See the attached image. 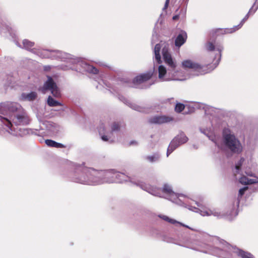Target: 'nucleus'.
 <instances>
[{
  "label": "nucleus",
  "mask_w": 258,
  "mask_h": 258,
  "mask_svg": "<svg viewBox=\"0 0 258 258\" xmlns=\"http://www.w3.org/2000/svg\"><path fill=\"white\" fill-rule=\"evenodd\" d=\"M223 139L226 147L232 153L239 154L241 152L242 145L234 135L228 133L225 130L223 133Z\"/></svg>",
  "instance_id": "1"
},
{
  "label": "nucleus",
  "mask_w": 258,
  "mask_h": 258,
  "mask_svg": "<svg viewBox=\"0 0 258 258\" xmlns=\"http://www.w3.org/2000/svg\"><path fill=\"white\" fill-rule=\"evenodd\" d=\"M208 65H201V64L192 60H184L182 62V67L185 70H191L197 72V75H204L208 73Z\"/></svg>",
  "instance_id": "2"
},
{
  "label": "nucleus",
  "mask_w": 258,
  "mask_h": 258,
  "mask_svg": "<svg viewBox=\"0 0 258 258\" xmlns=\"http://www.w3.org/2000/svg\"><path fill=\"white\" fill-rule=\"evenodd\" d=\"M252 8L249 10L248 13L246 14V15L244 17V18L242 19L240 23L237 25L234 26L233 28H226V29H217L215 30V34L219 35V34H228V33H232L238 30L239 29H240L243 24L244 23V22L248 19L249 17V15L250 13L251 12Z\"/></svg>",
  "instance_id": "3"
},
{
  "label": "nucleus",
  "mask_w": 258,
  "mask_h": 258,
  "mask_svg": "<svg viewBox=\"0 0 258 258\" xmlns=\"http://www.w3.org/2000/svg\"><path fill=\"white\" fill-rule=\"evenodd\" d=\"M173 120V118L171 116L166 115H157L150 118L148 121L150 123L162 124L170 122Z\"/></svg>",
  "instance_id": "4"
},
{
  "label": "nucleus",
  "mask_w": 258,
  "mask_h": 258,
  "mask_svg": "<svg viewBox=\"0 0 258 258\" xmlns=\"http://www.w3.org/2000/svg\"><path fill=\"white\" fill-rule=\"evenodd\" d=\"M153 75V73L152 72L141 74L134 79L133 83L135 85L141 84L149 80L152 77Z\"/></svg>",
  "instance_id": "5"
},
{
  "label": "nucleus",
  "mask_w": 258,
  "mask_h": 258,
  "mask_svg": "<svg viewBox=\"0 0 258 258\" xmlns=\"http://www.w3.org/2000/svg\"><path fill=\"white\" fill-rule=\"evenodd\" d=\"M163 57L165 62L172 69H175L176 64L173 61L172 56L169 52L168 49L164 47L162 49Z\"/></svg>",
  "instance_id": "6"
},
{
  "label": "nucleus",
  "mask_w": 258,
  "mask_h": 258,
  "mask_svg": "<svg viewBox=\"0 0 258 258\" xmlns=\"http://www.w3.org/2000/svg\"><path fill=\"white\" fill-rule=\"evenodd\" d=\"M141 188H142L145 190H146L148 192L151 194L155 196L161 197L160 195V189L159 188H157L156 187H154L149 185H143L142 184L141 185Z\"/></svg>",
  "instance_id": "7"
},
{
  "label": "nucleus",
  "mask_w": 258,
  "mask_h": 258,
  "mask_svg": "<svg viewBox=\"0 0 258 258\" xmlns=\"http://www.w3.org/2000/svg\"><path fill=\"white\" fill-rule=\"evenodd\" d=\"M56 86L52 78L49 77L47 81L44 83L41 90L43 93H45L47 90H50Z\"/></svg>",
  "instance_id": "8"
},
{
  "label": "nucleus",
  "mask_w": 258,
  "mask_h": 258,
  "mask_svg": "<svg viewBox=\"0 0 258 258\" xmlns=\"http://www.w3.org/2000/svg\"><path fill=\"white\" fill-rule=\"evenodd\" d=\"M187 39V34L185 32H182L178 34L175 40V45L177 47H180L183 45Z\"/></svg>",
  "instance_id": "9"
},
{
  "label": "nucleus",
  "mask_w": 258,
  "mask_h": 258,
  "mask_svg": "<svg viewBox=\"0 0 258 258\" xmlns=\"http://www.w3.org/2000/svg\"><path fill=\"white\" fill-rule=\"evenodd\" d=\"M16 117L17 119V121H14L16 125H19L28 123V118L24 114H17Z\"/></svg>",
  "instance_id": "10"
},
{
  "label": "nucleus",
  "mask_w": 258,
  "mask_h": 258,
  "mask_svg": "<svg viewBox=\"0 0 258 258\" xmlns=\"http://www.w3.org/2000/svg\"><path fill=\"white\" fill-rule=\"evenodd\" d=\"M45 144L49 147H55L56 148H64L66 147L64 145L61 143H57L54 141L51 140H46L45 141Z\"/></svg>",
  "instance_id": "11"
},
{
  "label": "nucleus",
  "mask_w": 258,
  "mask_h": 258,
  "mask_svg": "<svg viewBox=\"0 0 258 258\" xmlns=\"http://www.w3.org/2000/svg\"><path fill=\"white\" fill-rule=\"evenodd\" d=\"M223 50V47L219 45L217 47L216 51H217L218 52L216 54L214 58L213 59V62L215 61V60L217 59L216 60V62H214V67H216V66L219 63L221 57V52Z\"/></svg>",
  "instance_id": "12"
},
{
  "label": "nucleus",
  "mask_w": 258,
  "mask_h": 258,
  "mask_svg": "<svg viewBox=\"0 0 258 258\" xmlns=\"http://www.w3.org/2000/svg\"><path fill=\"white\" fill-rule=\"evenodd\" d=\"M161 46L160 43L156 44L154 48V54L155 59L158 63H161V55H160V50Z\"/></svg>",
  "instance_id": "13"
},
{
  "label": "nucleus",
  "mask_w": 258,
  "mask_h": 258,
  "mask_svg": "<svg viewBox=\"0 0 258 258\" xmlns=\"http://www.w3.org/2000/svg\"><path fill=\"white\" fill-rule=\"evenodd\" d=\"M162 191L169 196L175 195V196H176L175 193L172 190L170 186L167 184L164 185L162 189Z\"/></svg>",
  "instance_id": "14"
},
{
  "label": "nucleus",
  "mask_w": 258,
  "mask_h": 258,
  "mask_svg": "<svg viewBox=\"0 0 258 258\" xmlns=\"http://www.w3.org/2000/svg\"><path fill=\"white\" fill-rule=\"evenodd\" d=\"M47 104L51 107L62 106V104L57 101L55 100L50 96H49L47 98Z\"/></svg>",
  "instance_id": "15"
},
{
  "label": "nucleus",
  "mask_w": 258,
  "mask_h": 258,
  "mask_svg": "<svg viewBox=\"0 0 258 258\" xmlns=\"http://www.w3.org/2000/svg\"><path fill=\"white\" fill-rule=\"evenodd\" d=\"M239 182L242 184L247 185L250 184L254 183L255 182L253 180V179H249L246 176H242L239 179Z\"/></svg>",
  "instance_id": "16"
},
{
  "label": "nucleus",
  "mask_w": 258,
  "mask_h": 258,
  "mask_svg": "<svg viewBox=\"0 0 258 258\" xmlns=\"http://www.w3.org/2000/svg\"><path fill=\"white\" fill-rule=\"evenodd\" d=\"M175 138L177 139V140L180 144L186 143L188 140L187 137L184 134H180L178 135Z\"/></svg>",
  "instance_id": "17"
},
{
  "label": "nucleus",
  "mask_w": 258,
  "mask_h": 258,
  "mask_svg": "<svg viewBox=\"0 0 258 258\" xmlns=\"http://www.w3.org/2000/svg\"><path fill=\"white\" fill-rule=\"evenodd\" d=\"M238 255L241 258H254L253 256L250 253L240 250L238 251Z\"/></svg>",
  "instance_id": "18"
},
{
  "label": "nucleus",
  "mask_w": 258,
  "mask_h": 258,
  "mask_svg": "<svg viewBox=\"0 0 258 258\" xmlns=\"http://www.w3.org/2000/svg\"><path fill=\"white\" fill-rule=\"evenodd\" d=\"M158 72H159V78L160 79L163 78L165 74H166V69L163 66H160L158 68Z\"/></svg>",
  "instance_id": "19"
},
{
  "label": "nucleus",
  "mask_w": 258,
  "mask_h": 258,
  "mask_svg": "<svg viewBox=\"0 0 258 258\" xmlns=\"http://www.w3.org/2000/svg\"><path fill=\"white\" fill-rule=\"evenodd\" d=\"M52 95L56 98H59L61 96L60 92L57 86L50 90Z\"/></svg>",
  "instance_id": "20"
},
{
  "label": "nucleus",
  "mask_w": 258,
  "mask_h": 258,
  "mask_svg": "<svg viewBox=\"0 0 258 258\" xmlns=\"http://www.w3.org/2000/svg\"><path fill=\"white\" fill-rule=\"evenodd\" d=\"M23 44L25 48L29 49L34 46V43L28 40L25 39L23 41Z\"/></svg>",
  "instance_id": "21"
},
{
  "label": "nucleus",
  "mask_w": 258,
  "mask_h": 258,
  "mask_svg": "<svg viewBox=\"0 0 258 258\" xmlns=\"http://www.w3.org/2000/svg\"><path fill=\"white\" fill-rule=\"evenodd\" d=\"M86 70L88 72L93 74H97L99 72V71L97 69L91 65H87L86 67Z\"/></svg>",
  "instance_id": "22"
},
{
  "label": "nucleus",
  "mask_w": 258,
  "mask_h": 258,
  "mask_svg": "<svg viewBox=\"0 0 258 258\" xmlns=\"http://www.w3.org/2000/svg\"><path fill=\"white\" fill-rule=\"evenodd\" d=\"M159 217L161 218L162 219L164 220L165 221L168 222L170 223L171 224H175V223H179L178 222L176 221V220L170 219L168 216L166 215H159Z\"/></svg>",
  "instance_id": "23"
},
{
  "label": "nucleus",
  "mask_w": 258,
  "mask_h": 258,
  "mask_svg": "<svg viewBox=\"0 0 258 258\" xmlns=\"http://www.w3.org/2000/svg\"><path fill=\"white\" fill-rule=\"evenodd\" d=\"M1 118H2V121L3 122V123L6 126H7L9 129L12 130V127L13 126V124H12L11 121L9 119H7L5 117H1Z\"/></svg>",
  "instance_id": "24"
},
{
  "label": "nucleus",
  "mask_w": 258,
  "mask_h": 258,
  "mask_svg": "<svg viewBox=\"0 0 258 258\" xmlns=\"http://www.w3.org/2000/svg\"><path fill=\"white\" fill-rule=\"evenodd\" d=\"M37 94L35 92H31V93L26 95L25 98L29 101H32L36 99Z\"/></svg>",
  "instance_id": "25"
},
{
  "label": "nucleus",
  "mask_w": 258,
  "mask_h": 258,
  "mask_svg": "<svg viewBox=\"0 0 258 258\" xmlns=\"http://www.w3.org/2000/svg\"><path fill=\"white\" fill-rule=\"evenodd\" d=\"M184 108L185 106L183 104L178 103L176 104L175 107V111L176 112L180 113L184 110Z\"/></svg>",
  "instance_id": "26"
},
{
  "label": "nucleus",
  "mask_w": 258,
  "mask_h": 258,
  "mask_svg": "<svg viewBox=\"0 0 258 258\" xmlns=\"http://www.w3.org/2000/svg\"><path fill=\"white\" fill-rule=\"evenodd\" d=\"M206 47L207 50L210 51H214L215 49V46L214 44L210 41L206 43Z\"/></svg>",
  "instance_id": "27"
},
{
  "label": "nucleus",
  "mask_w": 258,
  "mask_h": 258,
  "mask_svg": "<svg viewBox=\"0 0 258 258\" xmlns=\"http://www.w3.org/2000/svg\"><path fill=\"white\" fill-rule=\"evenodd\" d=\"M159 158V156L157 154L154 155L153 156H149L147 157V159L151 162H153L157 161Z\"/></svg>",
  "instance_id": "28"
},
{
  "label": "nucleus",
  "mask_w": 258,
  "mask_h": 258,
  "mask_svg": "<svg viewBox=\"0 0 258 258\" xmlns=\"http://www.w3.org/2000/svg\"><path fill=\"white\" fill-rule=\"evenodd\" d=\"M120 130V125L117 122H113L111 125V131H118Z\"/></svg>",
  "instance_id": "29"
},
{
  "label": "nucleus",
  "mask_w": 258,
  "mask_h": 258,
  "mask_svg": "<svg viewBox=\"0 0 258 258\" xmlns=\"http://www.w3.org/2000/svg\"><path fill=\"white\" fill-rule=\"evenodd\" d=\"M244 161V159L243 157H242L240 158L239 161L236 164L235 168L238 171L241 169V167Z\"/></svg>",
  "instance_id": "30"
},
{
  "label": "nucleus",
  "mask_w": 258,
  "mask_h": 258,
  "mask_svg": "<svg viewBox=\"0 0 258 258\" xmlns=\"http://www.w3.org/2000/svg\"><path fill=\"white\" fill-rule=\"evenodd\" d=\"M170 144L172 145L173 147H175V149H176L180 145L177 139H176L175 138L173 139Z\"/></svg>",
  "instance_id": "31"
},
{
  "label": "nucleus",
  "mask_w": 258,
  "mask_h": 258,
  "mask_svg": "<svg viewBox=\"0 0 258 258\" xmlns=\"http://www.w3.org/2000/svg\"><path fill=\"white\" fill-rule=\"evenodd\" d=\"M175 149V147H173L172 146V145L170 144L168 146V148L167 149V156H168Z\"/></svg>",
  "instance_id": "32"
},
{
  "label": "nucleus",
  "mask_w": 258,
  "mask_h": 258,
  "mask_svg": "<svg viewBox=\"0 0 258 258\" xmlns=\"http://www.w3.org/2000/svg\"><path fill=\"white\" fill-rule=\"evenodd\" d=\"M248 189V187L246 186V187H244L242 188H240L239 190V197H242L244 194V192L245 191Z\"/></svg>",
  "instance_id": "33"
},
{
  "label": "nucleus",
  "mask_w": 258,
  "mask_h": 258,
  "mask_svg": "<svg viewBox=\"0 0 258 258\" xmlns=\"http://www.w3.org/2000/svg\"><path fill=\"white\" fill-rule=\"evenodd\" d=\"M101 139L104 141H107L108 140V137L107 136L103 135L101 136Z\"/></svg>",
  "instance_id": "34"
},
{
  "label": "nucleus",
  "mask_w": 258,
  "mask_h": 258,
  "mask_svg": "<svg viewBox=\"0 0 258 258\" xmlns=\"http://www.w3.org/2000/svg\"><path fill=\"white\" fill-rule=\"evenodd\" d=\"M179 16L178 15H175L173 17L172 19L173 20H176L179 19Z\"/></svg>",
  "instance_id": "35"
},
{
  "label": "nucleus",
  "mask_w": 258,
  "mask_h": 258,
  "mask_svg": "<svg viewBox=\"0 0 258 258\" xmlns=\"http://www.w3.org/2000/svg\"><path fill=\"white\" fill-rule=\"evenodd\" d=\"M207 65H208V69L209 72L208 73H209L211 71L210 69H211V67H209V66H210L209 64H207ZM211 70H213V68H211Z\"/></svg>",
  "instance_id": "36"
},
{
  "label": "nucleus",
  "mask_w": 258,
  "mask_h": 258,
  "mask_svg": "<svg viewBox=\"0 0 258 258\" xmlns=\"http://www.w3.org/2000/svg\"><path fill=\"white\" fill-rule=\"evenodd\" d=\"M117 175L119 176H124V174L121 173H119V174H117Z\"/></svg>",
  "instance_id": "37"
},
{
  "label": "nucleus",
  "mask_w": 258,
  "mask_h": 258,
  "mask_svg": "<svg viewBox=\"0 0 258 258\" xmlns=\"http://www.w3.org/2000/svg\"><path fill=\"white\" fill-rule=\"evenodd\" d=\"M169 1V0H166V4H165V5H167L168 4Z\"/></svg>",
  "instance_id": "38"
},
{
  "label": "nucleus",
  "mask_w": 258,
  "mask_h": 258,
  "mask_svg": "<svg viewBox=\"0 0 258 258\" xmlns=\"http://www.w3.org/2000/svg\"><path fill=\"white\" fill-rule=\"evenodd\" d=\"M207 215H210L211 214H209L208 212H206Z\"/></svg>",
  "instance_id": "39"
},
{
  "label": "nucleus",
  "mask_w": 258,
  "mask_h": 258,
  "mask_svg": "<svg viewBox=\"0 0 258 258\" xmlns=\"http://www.w3.org/2000/svg\"><path fill=\"white\" fill-rule=\"evenodd\" d=\"M99 134H100L101 133V130H99Z\"/></svg>",
  "instance_id": "40"
},
{
  "label": "nucleus",
  "mask_w": 258,
  "mask_h": 258,
  "mask_svg": "<svg viewBox=\"0 0 258 258\" xmlns=\"http://www.w3.org/2000/svg\"><path fill=\"white\" fill-rule=\"evenodd\" d=\"M255 11H256V10H255L253 11V13H255Z\"/></svg>",
  "instance_id": "41"
}]
</instances>
